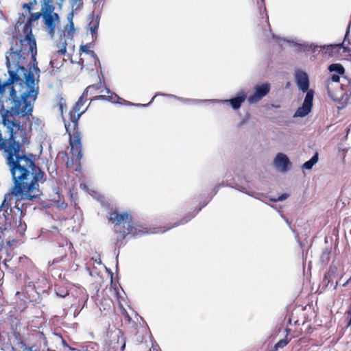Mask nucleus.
Wrapping results in <instances>:
<instances>
[{"mask_svg":"<svg viewBox=\"0 0 351 351\" xmlns=\"http://www.w3.org/2000/svg\"><path fill=\"white\" fill-rule=\"evenodd\" d=\"M38 82L39 79L31 78L19 82V95L14 83L0 84V151L15 182V193L24 197L38 192V182L43 178L44 172L36 165L32 154H25L23 147L28 138L27 129L15 116L32 114L38 95Z\"/></svg>","mask_w":351,"mask_h":351,"instance_id":"f257e3e1","label":"nucleus"},{"mask_svg":"<svg viewBox=\"0 0 351 351\" xmlns=\"http://www.w3.org/2000/svg\"><path fill=\"white\" fill-rule=\"evenodd\" d=\"M23 31L24 36L13 38L10 48L5 53V64L10 76L6 82H24L30 78L37 80L40 76L36 59V39L29 25L23 27Z\"/></svg>","mask_w":351,"mask_h":351,"instance_id":"f03ea898","label":"nucleus"},{"mask_svg":"<svg viewBox=\"0 0 351 351\" xmlns=\"http://www.w3.org/2000/svg\"><path fill=\"white\" fill-rule=\"evenodd\" d=\"M53 0H29L28 3L22 4V8L24 14H29L26 23L23 27L29 25L32 30V23L43 16L44 24L47 32L51 37H53L56 25L60 23V19L58 14L55 13Z\"/></svg>","mask_w":351,"mask_h":351,"instance_id":"7ed1b4c3","label":"nucleus"},{"mask_svg":"<svg viewBox=\"0 0 351 351\" xmlns=\"http://www.w3.org/2000/svg\"><path fill=\"white\" fill-rule=\"evenodd\" d=\"M108 219L114 223L115 230L120 233L119 237H117L118 241L120 239H124L127 235L136 237L152 233V231H149L146 227L132 221L131 217L127 213H119L115 210L110 213Z\"/></svg>","mask_w":351,"mask_h":351,"instance_id":"20e7f679","label":"nucleus"},{"mask_svg":"<svg viewBox=\"0 0 351 351\" xmlns=\"http://www.w3.org/2000/svg\"><path fill=\"white\" fill-rule=\"evenodd\" d=\"M12 180L14 184L10 189V192L5 195L4 199L1 204L0 205V217H3L5 221V228H3V230H2L1 228H0L1 232L3 234V236H5V232L8 233L10 231H12L11 228H8V226H10L11 220L12 218V204L13 197H15L16 200L33 201L35 199L38 198L41 195L38 183L37 186L38 192L35 193L34 194L33 193V195L32 194V197H24L25 195L16 194L14 190V188L15 186V182L12 176Z\"/></svg>","mask_w":351,"mask_h":351,"instance_id":"39448f33","label":"nucleus"},{"mask_svg":"<svg viewBox=\"0 0 351 351\" xmlns=\"http://www.w3.org/2000/svg\"><path fill=\"white\" fill-rule=\"evenodd\" d=\"M295 80L298 88L303 93L306 92V95L302 106L298 108L293 117H304L308 114L311 111L314 91L313 90H308L309 78L306 72L300 69L296 70L295 72Z\"/></svg>","mask_w":351,"mask_h":351,"instance_id":"423d86ee","label":"nucleus"},{"mask_svg":"<svg viewBox=\"0 0 351 351\" xmlns=\"http://www.w3.org/2000/svg\"><path fill=\"white\" fill-rule=\"evenodd\" d=\"M158 95H162V96H167L169 97H172V98L176 99L178 100L182 101H189L194 104L208 101V100H198V99H184L182 97H177L176 95H171V94L157 93L152 97L150 102L147 104H132L131 102H128V104L132 105V106H143V107L147 106L149 104H151L154 101V98L156 97H157ZM246 99H247V92L244 90H241L237 94V95L234 97H233L232 99H225V100H215H215H209V101H217V102H221V103H223V104H230L234 110H237L241 107V104L243 102H244Z\"/></svg>","mask_w":351,"mask_h":351,"instance_id":"0eeeda50","label":"nucleus"},{"mask_svg":"<svg viewBox=\"0 0 351 351\" xmlns=\"http://www.w3.org/2000/svg\"><path fill=\"white\" fill-rule=\"evenodd\" d=\"M64 125L66 132L70 136V146L72 156L75 157L76 159L80 160L82 158L80 133L76 131L71 135L69 130L70 124L67 125L65 123Z\"/></svg>","mask_w":351,"mask_h":351,"instance_id":"6e6552de","label":"nucleus"},{"mask_svg":"<svg viewBox=\"0 0 351 351\" xmlns=\"http://www.w3.org/2000/svg\"><path fill=\"white\" fill-rule=\"evenodd\" d=\"M73 12H71L69 13L67 16V20L69 23L64 28V36H60V41L57 44L58 52L61 55L65 54L66 52V42L65 40V36H72L74 32V24L73 22Z\"/></svg>","mask_w":351,"mask_h":351,"instance_id":"1a4fd4ad","label":"nucleus"},{"mask_svg":"<svg viewBox=\"0 0 351 351\" xmlns=\"http://www.w3.org/2000/svg\"><path fill=\"white\" fill-rule=\"evenodd\" d=\"M270 89V84L267 82L254 86L253 88V94L247 97L248 103L250 104L258 103L269 93Z\"/></svg>","mask_w":351,"mask_h":351,"instance_id":"9d476101","label":"nucleus"},{"mask_svg":"<svg viewBox=\"0 0 351 351\" xmlns=\"http://www.w3.org/2000/svg\"><path fill=\"white\" fill-rule=\"evenodd\" d=\"M276 169L282 173L287 172L291 166V163L287 155L278 153L274 160Z\"/></svg>","mask_w":351,"mask_h":351,"instance_id":"9b49d317","label":"nucleus"},{"mask_svg":"<svg viewBox=\"0 0 351 351\" xmlns=\"http://www.w3.org/2000/svg\"><path fill=\"white\" fill-rule=\"evenodd\" d=\"M86 96L87 95H84L83 94L74 106L73 110L69 112L70 119L73 123V128L76 127L78 119L86 110V108H85L81 111L82 106L84 105V97Z\"/></svg>","mask_w":351,"mask_h":351,"instance_id":"f8f14e48","label":"nucleus"},{"mask_svg":"<svg viewBox=\"0 0 351 351\" xmlns=\"http://www.w3.org/2000/svg\"><path fill=\"white\" fill-rule=\"evenodd\" d=\"M90 18H91V21L88 24V29L92 34L93 38L95 35V37H97V32L99 25V18L98 16L95 18L93 13L90 15Z\"/></svg>","mask_w":351,"mask_h":351,"instance_id":"ddd939ff","label":"nucleus"},{"mask_svg":"<svg viewBox=\"0 0 351 351\" xmlns=\"http://www.w3.org/2000/svg\"><path fill=\"white\" fill-rule=\"evenodd\" d=\"M348 33H349V28H348V29L346 31L345 38H344V40L343 41V43H340V44H337V45H331L327 46V51L333 50L334 49L343 48V51L351 52V50L349 49L347 47H346V38H347Z\"/></svg>","mask_w":351,"mask_h":351,"instance_id":"4468645a","label":"nucleus"},{"mask_svg":"<svg viewBox=\"0 0 351 351\" xmlns=\"http://www.w3.org/2000/svg\"><path fill=\"white\" fill-rule=\"evenodd\" d=\"M318 161V154L315 153L314 156L308 161L305 162L302 168L304 169L310 170Z\"/></svg>","mask_w":351,"mask_h":351,"instance_id":"2eb2a0df","label":"nucleus"},{"mask_svg":"<svg viewBox=\"0 0 351 351\" xmlns=\"http://www.w3.org/2000/svg\"><path fill=\"white\" fill-rule=\"evenodd\" d=\"M195 215H197V213H195V214L190 215V216H187V217H186L183 218V219L180 221V222L179 223H175V224H174V226H178V225H180V224H184V223H187V222H188L189 221H190V220H191V219H192V218H193ZM171 228H172V226H171V227H169V228H167L166 230H160L158 229V230H154V231H152V233L164 232H165L166 230L171 229Z\"/></svg>","mask_w":351,"mask_h":351,"instance_id":"dca6fc26","label":"nucleus"},{"mask_svg":"<svg viewBox=\"0 0 351 351\" xmlns=\"http://www.w3.org/2000/svg\"><path fill=\"white\" fill-rule=\"evenodd\" d=\"M330 72H336L337 74H343L344 68L340 64H332L328 68Z\"/></svg>","mask_w":351,"mask_h":351,"instance_id":"f3484780","label":"nucleus"},{"mask_svg":"<svg viewBox=\"0 0 351 351\" xmlns=\"http://www.w3.org/2000/svg\"><path fill=\"white\" fill-rule=\"evenodd\" d=\"M300 46L302 48L304 51H315L317 46H314L313 44H310L308 43H304L303 44H300Z\"/></svg>","mask_w":351,"mask_h":351,"instance_id":"a211bd4d","label":"nucleus"},{"mask_svg":"<svg viewBox=\"0 0 351 351\" xmlns=\"http://www.w3.org/2000/svg\"><path fill=\"white\" fill-rule=\"evenodd\" d=\"M101 86V83H98L97 84L90 85L88 86L84 91V95H88V93H91L92 90H98Z\"/></svg>","mask_w":351,"mask_h":351,"instance_id":"6ab92c4d","label":"nucleus"},{"mask_svg":"<svg viewBox=\"0 0 351 351\" xmlns=\"http://www.w3.org/2000/svg\"><path fill=\"white\" fill-rule=\"evenodd\" d=\"M82 0H72L73 9H80L82 6Z\"/></svg>","mask_w":351,"mask_h":351,"instance_id":"aec40b11","label":"nucleus"},{"mask_svg":"<svg viewBox=\"0 0 351 351\" xmlns=\"http://www.w3.org/2000/svg\"><path fill=\"white\" fill-rule=\"evenodd\" d=\"M289 343V341L287 340V339H282L280 341H279L275 346V348L276 350H277L278 348H283L285 347L287 343Z\"/></svg>","mask_w":351,"mask_h":351,"instance_id":"412c9836","label":"nucleus"},{"mask_svg":"<svg viewBox=\"0 0 351 351\" xmlns=\"http://www.w3.org/2000/svg\"><path fill=\"white\" fill-rule=\"evenodd\" d=\"M25 229H26V225L25 223H23L21 221V219H20L19 221L17 231L19 232L20 234H22L25 232Z\"/></svg>","mask_w":351,"mask_h":351,"instance_id":"4be33fe9","label":"nucleus"},{"mask_svg":"<svg viewBox=\"0 0 351 351\" xmlns=\"http://www.w3.org/2000/svg\"><path fill=\"white\" fill-rule=\"evenodd\" d=\"M330 86V84H328L327 89H328V94L329 97H330L332 99H333V100H335V101L339 99V97H338V96H337V95H335L332 93V91L330 90V86Z\"/></svg>","mask_w":351,"mask_h":351,"instance_id":"5701e85b","label":"nucleus"},{"mask_svg":"<svg viewBox=\"0 0 351 351\" xmlns=\"http://www.w3.org/2000/svg\"><path fill=\"white\" fill-rule=\"evenodd\" d=\"M80 49L83 53H84L86 55L88 53L89 51H91L88 45L82 46Z\"/></svg>","mask_w":351,"mask_h":351,"instance_id":"b1692460","label":"nucleus"},{"mask_svg":"<svg viewBox=\"0 0 351 351\" xmlns=\"http://www.w3.org/2000/svg\"><path fill=\"white\" fill-rule=\"evenodd\" d=\"M287 197V194H282V195L279 196L277 199H271V200L273 202H277V201H283Z\"/></svg>","mask_w":351,"mask_h":351,"instance_id":"393cba45","label":"nucleus"},{"mask_svg":"<svg viewBox=\"0 0 351 351\" xmlns=\"http://www.w3.org/2000/svg\"><path fill=\"white\" fill-rule=\"evenodd\" d=\"M87 55L89 56L90 57L93 58L95 62H99V60L93 51L91 50L90 51L88 52V53Z\"/></svg>","mask_w":351,"mask_h":351,"instance_id":"a878e982","label":"nucleus"},{"mask_svg":"<svg viewBox=\"0 0 351 351\" xmlns=\"http://www.w3.org/2000/svg\"><path fill=\"white\" fill-rule=\"evenodd\" d=\"M339 74H333L331 76V81L332 82H339Z\"/></svg>","mask_w":351,"mask_h":351,"instance_id":"bb28decb","label":"nucleus"},{"mask_svg":"<svg viewBox=\"0 0 351 351\" xmlns=\"http://www.w3.org/2000/svg\"><path fill=\"white\" fill-rule=\"evenodd\" d=\"M18 344L21 348L25 347L24 351H32V348L25 347V344L22 341L19 342Z\"/></svg>","mask_w":351,"mask_h":351,"instance_id":"cd10ccee","label":"nucleus"},{"mask_svg":"<svg viewBox=\"0 0 351 351\" xmlns=\"http://www.w3.org/2000/svg\"><path fill=\"white\" fill-rule=\"evenodd\" d=\"M271 36H272V38H273L274 39L276 38V40H277L279 43H280L281 40H282V41H286V40H285V39H282V38H280L276 37V36L274 34H271Z\"/></svg>","mask_w":351,"mask_h":351,"instance_id":"c85d7f7f","label":"nucleus"},{"mask_svg":"<svg viewBox=\"0 0 351 351\" xmlns=\"http://www.w3.org/2000/svg\"><path fill=\"white\" fill-rule=\"evenodd\" d=\"M257 4L258 6L264 5V0H257Z\"/></svg>","mask_w":351,"mask_h":351,"instance_id":"c756f323","label":"nucleus"},{"mask_svg":"<svg viewBox=\"0 0 351 351\" xmlns=\"http://www.w3.org/2000/svg\"><path fill=\"white\" fill-rule=\"evenodd\" d=\"M351 282V277L343 285V287H346Z\"/></svg>","mask_w":351,"mask_h":351,"instance_id":"7c9ffc66","label":"nucleus"},{"mask_svg":"<svg viewBox=\"0 0 351 351\" xmlns=\"http://www.w3.org/2000/svg\"><path fill=\"white\" fill-rule=\"evenodd\" d=\"M57 294H58V295H60V297H62V298H64L66 295H68V292H67V291H66V293H64V294H60V293H57Z\"/></svg>","mask_w":351,"mask_h":351,"instance_id":"2f4dec72","label":"nucleus"},{"mask_svg":"<svg viewBox=\"0 0 351 351\" xmlns=\"http://www.w3.org/2000/svg\"><path fill=\"white\" fill-rule=\"evenodd\" d=\"M64 0H58V1H57V3L61 6L62 3H63Z\"/></svg>","mask_w":351,"mask_h":351,"instance_id":"473e14b6","label":"nucleus"},{"mask_svg":"<svg viewBox=\"0 0 351 351\" xmlns=\"http://www.w3.org/2000/svg\"><path fill=\"white\" fill-rule=\"evenodd\" d=\"M265 22L267 23V25L269 27V21H268V16L267 14H266V20H265Z\"/></svg>","mask_w":351,"mask_h":351,"instance_id":"72a5a7b5","label":"nucleus"},{"mask_svg":"<svg viewBox=\"0 0 351 351\" xmlns=\"http://www.w3.org/2000/svg\"><path fill=\"white\" fill-rule=\"evenodd\" d=\"M125 346V342H123V345H122V346H121V350H124Z\"/></svg>","mask_w":351,"mask_h":351,"instance_id":"f704fd0d","label":"nucleus"},{"mask_svg":"<svg viewBox=\"0 0 351 351\" xmlns=\"http://www.w3.org/2000/svg\"><path fill=\"white\" fill-rule=\"evenodd\" d=\"M104 95H99L98 97H96L97 99H99V98H104Z\"/></svg>","mask_w":351,"mask_h":351,"instance_id":"c9c22d12","label":"nucleus"},{"mask_svg":"<svg viewBox=\"0 0 351 351\" xmlns=\"http://www.w3.org/2000/svg\"><path fill=\"white\" fill-rule=\"evenodd\" d=\"M7 243L9 245H11V241H8Z\"/></svg>","mask_w":351,"mask_h":351,"instance_id":"e433bc0d","label":"nucleus"},{"mask_svg":"<svg viewBox=\"0 0 351 351\" xmlns=\"http://www.w3.org/2000/svg\"><path fill=\"white\" fill-rule=\"evenodd\" d=\"M286 222L288 223V224H290L289 221L288 219H286Z\"/></svg>","mask_w":351,"mask_h":351,"instance_id":"4c0bfd02","label":"nucleus"},{"mask_svg":"<svg viewBox=\"0 0 351 351\" xmlns=\"http://www.w3.org/2000/svg\"><path fill=\"white\" fill-rule=\"evenodd\" d=\"M80 62H82H82H83V58H80Z\"/></svg>","mask_w":351,"mask_h":351,"instance_id":"58836bf2","label":"nucleus"},{"mask_svg":"<svg viewBox=\"0 0 351 351\" xmlns=\"http://www.w3.org/2000/svg\"><path fill=\"white\" fill-rule=\"evenodd\" d=\"M21 24H22L21 23H19V25H21ZM16 25H17V27H19V25L17 24Z\"/></svg>","mask_w":351,"mask_h":351,"instance_id":"ea45409f","label":"nucleus"},{"mask_svg":"<svg viewBox=\"0 0 351 351\" xmlns=\"http://www.w3.org/2000/svg\"><path fill=\"white\" fill-rule=\"evenodd\" d=\"M106 92L109 93L110 92L109 89H106Z\"/></svg>","mask_w":351,"mask_h":351,"instance_id":"a19ab883","label":"nucleus"},{"mask_svg":"<svg viewBox=\"0 0 351 351\" xmlns=\"http://www.w3.org/2000/svg\"><path fill=\"white\" fill-rule=\"evenodd\" d=\"M241 191L244 192V191H243V190H241ZM245 193H248V192H247V191H245Z\"/></svg>","mask_w":351,"mask_h":351,"instance_id":"79ce46f5","label":"nucleus"}]
</instances>
